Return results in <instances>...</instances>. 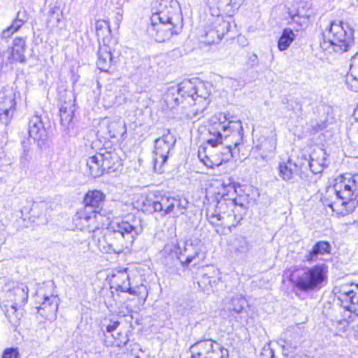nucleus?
Returning <instances> with one entry per match:
<instances>
[{
  "label": "nucleus",
  "instance_id": "6",
  "mask_svg": "<svg viewBox=\"0 0 358 358\" xmlns=\"http://www.w3.org/2000/svg\"><path fill=\"white\" fill-rule=\"evenodd\" d=\"M327 272L324 264L299 270L292 280L296 294L298 292L309 293L321 289L327 280Z\"/></svg>",
  "mask_w": 358,
  "mask_h": 358
},
{
  "label": "nucleus",
  "instance_id": "17",
  "mask_svg": "<svg viewBox=\"0 0 358 358\" xmlns=\"http://www.w3.org/2000/svg\"><path fill=\"white\" fill-rule=\"evenodd\" d=\"M36 303L39 304L36 308L38 309V313L43 317L48 320L56 318L59 306L58 299L56 296L51 295L48 296L43 295V298L41 300L38 301L36 299Z\"/></svg>",
  "mask_w": 358,
  "mask_h": 358
},
{
  "label": "nucleus",
  "instance_id": "48",
  "mask_svg": "<svg viewBox=\"0 0 358 358\" xmlns=\"http://www.w3.org/2000/svg\"><path fill=\"white\" fill-rule=\"evenodd\" d=\"M15 19L24 24L29 20V16L25 10H20L17 13Z\"/></svg>",
  "mask_w": 358,
  "mask_h": 358
},
{
  "label": "nucleus",
  "instance_id": "30",
  "mask_svg": "<svg viewBox=\"0 0 358 358\" xmlns=\"http://www.w3.org/2000/svg\"><path fill=\"white\" fill-rule=\"evenodd\" d=\"M74 110V104L71 101L64 103L59 108L61 124L67 129L72 127Z\"/></svg>",
  "mask_w": 358,
  "mask_h": 358
},
{
  "label": "nucleus",
  "instance_id": "35",
  "mask_svg": "<svg viewBox=\"0 0 358 358\" xmlns=\"http://www.w3.org/2000/svg\"><path fill=\"white\" fill-rule=\"evenodd\" d=\"M62 17V13L59 7L50 8L48 13L47 26L50 28L58 27Z\"/></svg>",
  "mask_w": 358,
  "mask_h": 358
},
{
  "label": "nucleus",
  "instance_id": "28",
  "mask_svg": "<svg viewBox=\"0 0 358 358\" xmlns=\"http://www.w3.org/2000/svg\"><path fill=\"white\" fill-rule=\"evenodd\" d=\"M86 164L88 167L89 174L93 178H98L105 173L100 152L90 157L87 159Z\"/></svg>",
  "mask_w": 358,
  "mask_h": 358
},
{
  "label": "nucleus",
  "instance_id": "18",
  "mask_svg": "<svg viewBox=\"0 0 358 358\" xmlns=\"http://www.w3.org/2000/svg\"><path fill=\"white\" fill-rule=\"evenodd\" d=\"M301 159L306 166V169H304L307 170L309 168L310 171L314 174L321 173L329 165L327 153L322 148L315 150L311 154L310 159L303 157Z\"/></svg>",
  "mask_w": 358,
  "mask_h": 358
},
{
  "label": "nucleus",
  "instance_id": "25",
  "mask_svg": "<svg viewBox=\"0 0 358 358\" xmlns=\"http://www.w3.org/2000/svg\"><path fill=\"white\" fill-rule=\"evenodd\" d=\"M15 94L12 92L0 94V115L11 117L15 110Z\"/></svg>",
  "mask_w": 358,
  "mask_h": 358
},
{
  "label": "nucleus",
  "instance_id": "44",
  "mask_svg": "<svg viewBox=\"0 0 358 358\" xmlns=\"http://www.w3.org/2000/svg\"><path fill=\"white\" fill-rule=\"evenodd\" d=\"M310 127H311V130L314 133H317L319 131H322L323 129H324L327 127V123L325 121H323V120L319 121L317 120H311Z\"/></svg>",
  "mask_w": 358,
  "mask_h": 358
},
{
  "label": "nucleus",
  "instance_id": "29",
  "mask_svg": "<svg viewBox=\"0 0 358 358\" xmlns=\"http://www.w3.org/2000/svg\"><path fill=\"white\" fill-rule=\"evenodd\" d=\"M108 136L109 138H117L118 136L124 135L126 131V126L120 117L114 120H108L106 124Z\"/></svg>",
  "mask_w": 358,
  "mask_h": 358
},
{
  "label": "nucleus",
  "instance_id": "34",
  "mask_svg": "<svg viewBox=\"0 0 358 358\" xmlns=\"http://www.w3.org/2000/svg\"><path fill=\"white\" fill-rule=\"evenodd\" d=\"M200 41L206 45H211L218 43L221 38L214 27H207L202 31Z\"/></svg>",
  "mask_w": 358,
  "mask_h": 358
},
{
  "label": "nucleus",
  "instance_id": "43",
  "mask_svg": "<svg viewBox=\"0 0 358 358\" xmlns=\"http://www.w3.org/2000/svg\"><path fill=\"white\" fill-rule=\"evenodd\" d=\"M341 295L343 300L349 301L352 306L358 305V296L353 290L343 291Z\"/></svg>",
  "mask_w": 358,
  "mask_h": 358
},
{
  "label": "nucleus",
  "instance_id": "21",
  "mask_svg": "<svg viewBox=\"0 0 358 358\" xmlns=\"http://www.w3.org/2000/svg\"><path fill=\"white\" fill-rule=\"evenodd\" d=\"M105 195L99 190L89 191L84 199L85 207L83 210L103 212L102 205Z\"/></svg>",
  "mask_w": 358,
  "mask_h": 358
},
{
  "label": "nucleus",
  "instance_id": "45",
  "mask_svg": "<svg viewBox=\"0 0 358 358\" xmlns=\"http://www.w3.org/2000/svg\"><path fill=\"white\" fill-rule=\"evenodd\" d=\"M20 353L17 348H8L3 350L1 358H20Z\"/></svg>",
  "mask_w": 358,
  "mask_h": 358
},
{
  "label": "nucleus",
  "instance_id": "12",
  "mask_svg": "<svg viewBox=\"0 0 358 358\" xmlns=\"http://www.w3.org/2000/svg\"><path fill=\"white\" fill-rule=\"evenodd\" d=\"M216 208L221 215L228 213L227 218L230 220L233 216L234 221L231 223V227H235L243 219V211L245 210L244 206L238 204L236 199L229 198V194H217L216 196Z\"/></svg>",
  "mask_w": 358,
  "mask_h": 358
},
{
  "label": "nucleus",
  "instance_id": "22",
  "mask_svg": "<svg viewBox=\"0 0 358 358\" xmlns=\"http://www.w3.org/2000/svg\"><path fill=\"white\" fill-rule=\"evenodd\" d=\"M200 254V248L198 245H194L192 242H185L182 251L180 252V256L178 257L182 266H188L191 263L196 265Z\"/></svg>",
  "mask_w": 358,
  "mask_h": 358
},
{
  "label": "nucleus",
  "instance_id": "19",
  "mask_svg": "<svg viewBox=\"0 0 358 358\" xmlns=\"http://www.w3.org/2000/svg\"><path fill=\"white\" fill-rule=\"evenodd\" d=\"M26 40V37H16L13 39L6 64L15 62L24 63L26 62L27 59L24 55L27 48Z\"/></svg>",
  "mask_w": 358,
  "mask_h": 358
},
{
  "label": "nucleus",
  "instance_id": "57",
  "mask_svg": "<svg viewBox=\"0 0 358 358\" xmlns=\"http://www.w3.org/2000/svg\"><path fill=\"white\" fill-rule=\"evenodd\" d=\"M82 1H84L85 0H81Z\"/></svg>",
  "mask_w": 358,
  "mask_h": 358
},
{
  "label": "nucleus",
  "instance_id": "54",
  "mask_svg": "<svg viewBox=\"0 0 358 358\" xmlns=\"http://www.w3.org/2000/svg\"><path fill=\"white\" fill-rule=\"evenodd\" d=\"M349 310L352 312H354L355 313H357L358 315V313H357L358 311V310L355 308V307H350L349 308Z\"/></svg>",
  "mask_w": 358,
  "mask_h": 358
},
{
  "label": "nucleus",
  "instance_id": "53",
  "mask_svg": "<svg viewBox=\"0 0 358 358\" xmlns=\"http://www.w3.org/2000/svg\"><path fill=\"white\" fill-rule=\"evenodd\" d=\"M354 116H355V120L358 121V105L354 111Z\"/></svg>",
  "mask_w": 358,
  "mask_h": 358
},
{
  "label": "nucleus",
  "instance_id": "37",
  "mask_svg": "<svg viewBox=\"0 0 358 358\" xmlns=\"http://www.w3.org/2000/svg\"><path fill=\"white\" fill-rule=\"evenodd\" d=\"M206 217L210 224L214 226L222 225V223H220V222L222 221L224 219V217L220 214V213L217 210V208L216 207L215 209L212 210L207 209Z\"/></svg>",
  "mask_w": 358,
  "mask_h": 358
},
{
  "label": "nucleus",
  "instance_id": "20",
  "mask_svg": "<svg viewBox=\"0 0 358 358\" xmlns=\"http://www.w3.org/2000/svg\"><path fill=\"white\" fill-rule=\"evenodd\" d=\"M28 132L34 141H44L47 132L41 115L36 114L31 117L28 124Z\"/></svg>",
  "mask_w": 358,
  "mask_h": 358
},
{
  "label": "nucleus",
  "instance_id": "8",
  "mask_svg": "<svg viewBox=\"0 0 358 358\" xmlns=\"http://www.w3.org/2000/svg\"><path fill=\"white\" fill-rule=\"evenodd\" d=\"M150 22H166L182 28V15L179 3L176 0H160L152 8Z\"/></svg>",
  "mask_w": 358,
  "mask_h": 358
},
{
  "label": "nucleus",
  "instance_id": "13",
  "mask_svg": "<svg viewBox=\"0 0 358 358\" xmlns=\"http://www.w3.org/2000/svg\"><path fill=\"white\" fill-rule=\"evenodd\" d=\"M278 169L279 176L283 180L294 183L298 181L299 178L304 179V169L306 166L301 158H298L296 161L289 158L286 163H280Z\"/></svg>",
  "mask_w": 358,
  "mask_h": 358
},
{
  "label": "nucleus",
  "instance_id": "41",
  "mask_svg": "<svg viewBox=\"0 0 358 358\" xmlns=\"http://www.w3.org/2000/svg\"><path fill=\"white\" fill-rule=\"evenodd\" d=\"M24 24L17 20H13L12 24L2 32V37L4 38H10L14 33L17 31Z\"/></svg>",
  "mask_w": 358,
  "mask_h": 358
},
{
  "label": "nucleus",
  "instance_id": "42",
  "mask_svg": "<svg viewBox=\"0 0 358 358\" xmlns=\"http://www.w3.org/2000/svg\"><path fill=\"white\" fill-rule=\"evenodd\" d=\"M287 109L294 112L295 114L299 115L302 112L303 103L300 99L294 98L289 99L287 102Z\"/></svg>",
  "mask_w": 358,
  "mask_h": 358
},
{
  "label": "nucleus",
  "instance_id": "56",
  "mask_svg": "<svg viewBox=\"0 0 358 358\" xmlns=\"http://www.w3.org/2000/svg\"><path fill=\"white\" fill-rule=\"evenodd\" d=\"M134 358H139L138 356H135Z\"/></svg>",
  "mask_w": 358,
  "mask_h": 358
},
{
  "label": "nucleus",
  "instance_id": "7",
  "mask_svg": "<svg viewBox=\"0 0 358 358\" xmlns=\"http://www.w3.org/2000/svg\"><path fill=\"white\" fill-rule=\"evenodd\" d=\"M95 29L99 43L96 64L101 71L107 72L113 63L112 48L108 44L111 38L109 22L103 20H97L95 23Z\"/></svg>",
  "mask_w": 358,
  "mask_h": 358
},
{
  "label": "nucleus",
  "instance_id": "49",
  "mask_svg": "<svg viewBox=\"0 0 358 358\" xmlns=\"http://www.w3.org/2000/svg\"><path fill=\"white\" fill-rule=\"evenodd\" d=\"M23 147H24V152H23L22 155L20 157V164H22L23 166H26L28 164L29 160V150H28V149L26 148L25 145H24Z\"/></svg>",
  "mask_w": 358,
  "mask_h": 358
},
{
  "label": "nucleus",
  "instance_id": "50",
  "mask_svg": "<svg viewBox=\"0 0 358 358\" xmlns=\"http://www.w3.org/2000/svg\"><path fill=\"white\" fill-rule=\"evenodd\" d=\"M248 64L252 68H254L259 64L258 57L256 54L253 53L249 57L248 60Z\"/></svg>",
  "mask_w": 358,
  "mask_h": 358
},
{
  "label": "nucleus",
  "instance_id": "51",
  "mask_svg": "<svg viewBox=\"0 0 358 358\" xmlns=\"http://www.w3.org/2000/svg\"><path fill=\"white\" fill-rule=\"evenodd\" d=\"M119 325H120V322L111 321L110 323L107 325L106 331L109 333L112 332V331H115L118 327Z\"/></svg>",
  "mask_w": 358,
  "mask_h": 358
},
{
  "label": "nucleus",
  "instance_id": "3",
  "mask_svg": "<svg viewBox=\"0 0 358 358\" xmlns=\"http://www.w3.org/2000/svg\"><path fill=\"white\" fill-rule=\"evenodd\" d=\"M113 230L108 231L110 254H120L130 248L136 238L143 232L142 219L136 215L129 214L121 222L115 223Z\"/></svg>",
  "mask_w": 358,
  "mask_h": 358
},
{
  "label": "nucleus",
  "instance_id": "15",
  "mask_svg": "<svg viewBox=\"0 0 358 358\" xmlns=\"http://www.w3.org/2000/svg\"><path fill=\"white\" fill-rule=\"evenodd\" d=\"M181 29L171 23L166 22H151L147 31L149 35L157 42H164L169 40L173 34H178Z\"/></svg>",
  "mask_w": 358,
  "mask_h": 358
},
{
  "label": "nucleus",
  "instance_id": "36",
  "mask_svg": "<svg viewBox=\"0 0 358 358\" xmlns=\"http://www.w3.org/2000/svg\"><path fill=\"white\" fill-rule=\"evenodd\" d=\"M296 35L290 29H285L278 41V48L280 51L287 50L294 41Z\"/></svg>",
  "mask_w": 358,
  "mask_h": 358
},
{
  "label": "nucleus",
  "instance_id": "5",
  "mask_svg": "<svg viewBox=\"0 0 358 358\" xmlns=\"http://www.w3.org/2000/svg\"><path fill=\"white\" fill-rule=\"evenodd\" d=\"M321 48L331 54H342L354 44V30L342 21H332L323 31Z\"/></svg>",
  "mask_w": 358,
  "mask_h": 358
},
{
  "label": "nucleus",
  "instance_id": "38",
  "mask_svg": "<svg viewBox=\"0 0 358 358\" xmlns=\"http://www.w3.org/2000/svg\"><path fill=\"white\" fill-rule=\"evenodd\" d=\"M234 248L240 253H246L250 250V245L245 237L238 236L234 240Z\"/></svg>",
  "mask_w": 358,
  "mask_h": 358
},
{
  "label": "nucleus",
  "instance_id": "55",
  "mask_svg": "<svg viewBox=\"0 0 358 358\" xmlns=\"http://www.w3.org/2000/svg\"><path fill=\"white\" fill-rule=\"evenodd\" d=\"M223 118L224 119V121L229 120L225 114L223 115Z\"/></svg>",
  "mask_w": 358,
  "mask_h": 358
},
{
  "label": "nucleus",
  "instance_id": "23",
  "mask_svg": "<svg viewBox=\"0 0 358 358\" xmlns=\"http://www.w3.org/2000/svg\"><path fill=\"white\" fill-rule=\"evenodd\" d=\"M100 154L105 172H115L122 168V159L115 151L103 150Z\"/></svg>",
  "mask_w": 358,
  "mask_h": 358
},
{
  "label": "nucleus",
  "instance_id": "10",
  "mask_svg": "<svg viewBox=\"0 0 358 358\" xmlns=\"http://www.w3.org/2000/svg\"><path fill=\"white\" fill-rule=\"evenodd\" d=\"M108 220L104 212L80 210L73 220L77 229L96 234L97 231H101L108 225Z\"/></svg>",
  "mask_w": 358,
  "mask_h": 358
},
{
  "label": "nucleus",
  "instance_id": "47",
  "mask_svg": "<svg viewBox=\"0 0 358 358\" xmlns=\"http://www.w3.org/2000/svg\"><path fill=\"white\" fill-rule=\"evenodd\" d=\"M206 4L218 6L220 4H226L227 6H232L234 0H204Z\"/></svg>",
  "mask_w": 358,
  "mask_h": 358
},
{
  "label": "nucleus",
  "instance_id": "40",
  "mask_svg": "<svg viewBox=\"0 0 358 358\" xmlns=\"http://www.w3.org/2000/svg\"><path fill=\"white\" fill-rule=\"evenodd\" d=\"M350 78L358 82V50L351 59L350 71L348 76V79Z\"/></svg>",
  "mask_w": 358,
  "mask_h": 358
},
{
  "label": "nucleus",
  "instance_id": "2",
  "mask_svg": "<svg viewBox=\"0 0 358 358\" xmlns=\"http://www.w3.org/2000/svg\"><path fill=\"white\" fill-rule=\"evenodd\" d=\"M211 85L202 81L185 80L176 86L169 87L164 95L168 108L173 109L180 104L182 108L192 107L187 115L199 119L210 103Z\"/></svg>",
  "mask_w": 358,
  "mask_h": 358
},
{
  "label": "nucleus",
  "instance_id": "27",
  "mask_svg": "<svg viewBox=\"0 0 358 358\" xmlns=\"http://www.w3.org/2000/svg\"><path fill=\"white\" fill-rule=\"evenodd\" d=\"M276 148V140L273 138H264L255 148L258 151V156L263 159H266L271 156Z\"/></svg>",
  "mask_w": 358,
  "mask_h": 358
},
{
  "label": "nucleus",
  "instance_id": "31",
  "mask_svg": "<svg viewBox=\"0 0 358 358\" xmlns=\"http://www.w3.org/2000/svg\"><path fill=\"white\" fill-rule=\"evenodd\" d=\"M127 268L124 269V271L120 272L118 275H115V281L117 283V290L121 292H128L131 295L138 296V293L136 289H133L130 286L129 277L127 273Z\"/></svg>",
  "mask_w": 358,
  "mask_h": 358
},
{
  "label": "nucleus",
  "instance_id": "24",
  "mask_svg": "<svg viewBox=\"0 0 358 358\" xmlns=\"http://www.w3.org/2000/svg\"><path fill=\"white\" fill-rule=\"evenodd\" d=\"M89 245L92 248L96 247L102 253L110 254V241H108V231L104 232V229L92 234Z\"/></svg>",
  "mask_w": 358,
  "mask_h": 358
},
{
  "label": "nucleus",
  "instance_id": "9",
  "mask_svg": "<svg viewBox=\"0 0 358 358\" xmlns=\"http://www.w3.org/2000/svg\"><path fill=\"white\" fill-rule=\"evenodd\" d=\"M0 285H3L2 287L3 296L7 301L12 303L13 313L26 304L28 300L29 289L25 284L1 278Z\"/></svg>",
  "mask_w": 358,
  "mask_h": 358
},
{
  "label": "nucleus",
  "instance_id": "33",
  "mask_svg": "<svg viewBox=\"0 0 358 358\" xmlns=\"http://www.w3.org/2000/svg\"><path fill=\"white\" fill-rule=\"evenodd\" d=\"M247 301L242 296L237 295L231 299L228 303L226 304L225 308L229 312L228 315H234V314L241 313L244 309Z\"/></svg>",
  "mask_w": 358,
  "mask_h": 358
},
{
  "label": "nucleus",
  "instance_id": "16",
  "mask_svg": "<svg viewBox=\"0 0 358 358\" xmlns=\"http://www.w3.org/2000/svg\"><path fill=\"white\" fill-rule=\"evenodd\" d=\"M192 358H216L220 345L217 342L209 339L199 341L194 344L191 348Z\"/></svg>",
  "mask_w": 358,
  "mask_h": 358
},
{
  "label": "nucleus",
  "instance_id": "4",
  "mask_svg": "<svg viewBox=\"0 0 358 358\" xmlns=\"http://www.w3.org/2000/svg\"><path fill=\"white\" fill-rule=\"evenodd\" d=\"M336 199L327 205L334 212L345 216L352 213L357 206L358 174L345 173L336 180Z\"/></svg>",
  "mask_w": 358,
  "mask_h": 358
},
{
  "label": "nucleus",
  "instance_id": "52",
  "mask_svg": "<svg viewBox=\"0 0 358 358\" xmlns=\"http://www.w3.org/2000/svg\"><path fill=\"white\" fill-rule=\"evenodd\" d=\"M115 338L116 339L115 337ZM128 341H129L128 338L127 336H125L122 339L117 338L116 343H117V345H125Z\"/></svg>",
  "mask_w": 358,
  "mask_h": 358
},
{
  "label": "nucleus",
  "instance_id": "39",
  "mask_svg": "<svg viewBox=\"0 0 358 358\" xmlns=\"http://www.w3.org/2000/svg\"><path fill=\"white\" fill-rule=\"evenodd\" d=\"M230 27L231 24L228 21L223 20H220L219 19L216 20V22L215 23L214 26V28L215 29L218 35H220L221 39L225 34H227L229 31Z\"/></svg>",
  "mask_w": 358,
  "mask_h": 358
},
{
  "label": "nucleus",
  "instance_id": "58",
  "mask_svg": "<svg viewBox=\"0 0 358 358\" xmlns=\"http://www.w3.org/2000/svg\"><path fill=\"white\" fill-rule=\"evenodd\" d=\"M67 358H69V357H67Z\"/></svg>",
  "mask_w": 358,
  "mask_h": 358
},
{
  "label": "nucleus",
  "instance_id": "1",
  "mask_svg": "<svg viewBox=\"0 0 358 358\" xmlns=\"http://www.w3.org/2000/svg\"><path fill=\"white\" fill-rule=\"evenodd\" d=\"M222 114H219L218 122H215L209 129L210 138L206 144L199 147L198 157L208 168L219 166L229 162L239 152L238 146L243 143V129L240 120H229L227 124L221 122Z\"/></svg>",
  "mask_w": 358,
  "mask_h": 358
},
{
  "label": "nucleus",
  "instance_id": "32",
  "mask_svg": "<svg viewBox=\"0 0 358 358\" xmlns=\"http://www.w3.org/2000/svg\"><path fill=\"white\" fill-rule=\"evenodd\" d=\"M187 204L188 201L186 199H181L178 196H172L168 215L178 217L185 214Z\"/></svg>",
  "mask_w": 358,
  "mask_h": 358
},
{
  "label": "nucleus",
  "instance_id": "14",
  "mask_svg": "<svg viewBox=\"0 0 358 358\" xmlns=\"http://www.w3.org/2000/svg\"><path fill=\"white\" fill-rule=\"evenodd\" d=\"M171 199L172 196L166 195L147 196L142 201L141 210L147 213L159 212L162 216H166L169 215Z\"/></svg>",
  "mask_w": 358,
  "mask_h": 358
},
{
  "label": "nucleus",
  "instance_id": "46",
  "mask_svg": "<svg viewBox=\"0 0 358 358\" xmlns=\"http://www.w3.org/2000/svg\"><path fill=\"white\" fill-rule=\"evenodd\" d=\"M7 317L13 326H17L19 324V320L20 319V313H17V310L15 313L12 312V304L10 305V310H7Z\"/></svg>",
  "mask_w": 358,
  "mask_h": 358
},
{
  "label": "nucleus",
  "instance_id": "11",
  "mask_svg": "<svg viewBox=\"0 0 358 358\" xmlns=\"http://www.w3.org/2000/svg\"><path fill=\"white\" fill-rule=\"evenodd\" d=\"M176 139L170 130L155 141V166L158 172H162V167L167 161L171 150L173 148Z\"/></svg>",
  "mask_w": 358,
  "mask_h": 358
},
{
  "label": "nucleus",
  "instance_id": "26",
  "mask_svg": "<svg viewBox=\"0 0 358 358\" xmlns=\"http://www.w3.org/2000/svg\"><path fill=\"white\" fill-rule=\"evenodd\" d=\"M331 246L327 241H318L312 250L305 255V259L308 262H315L320 255L331 253Z\"/></svg>",
  "mask_w": 358,
  "mask_h": 358
}]
</instances>
